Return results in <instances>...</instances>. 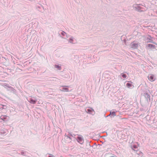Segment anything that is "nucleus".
I'll return each mask as SVG.
<instances>
[{
    "label": "nucleus",
    "instance_id": "f257e3e1",
    "mask_svg": "<svg viewBox=\"0 0 157 157\" xmlns=\"http://www.w3.org/2000/svg\"><path fill=\"white\" fill-rule=\"evenodd\" d=\"M77 140L78 142L81 144H82L84 142V139L81 136L78 137Z\"/></svg>",
    "mask_w": 157,
    "mask_h": 157
},
{
    "label": "nucleus",
    "instance_id": "f03ea898",
    "mask_svg": "<svg viewBox=\"0 0 157 157\" xmlns=\"http://www.w3.org/2000/svg\"><path fill=\"white\" fill-rule=\"evenodd\" d=\"M148 78L149 80L150 81L153 82L155 80V76L153 75H150L148 76Z\"/></svg>",
    "mask_w": 157,
    "mask_h": 157
},
{
    "label": "nucleus",
    "instance_id": "7ed1b4c3",
    "mask_svg": "<svg viewBox=\"0 0 157 157\" xmlns=\"http://www.w3.org/2000/svg\"><path fill=\"white\" fill-rule=\"evenodd\" d=\"M138 44L136 43H133L132 44V47L133 48H137L138 47Z\"/></svg>",
    "mask_w": 157,
    "mask_h": 157
},
{
    "label": "nucleus",
    "instance_id": "20e7f679",
    "mask_svg": "<svg viewBox=\"0 0 157 157\" xmlns=\"http://www.w3.org/2000/svg\"><path fill=\"white\" fill-rule=\"evenodd\" d=\"M7 116L6 115H2L0 117L1 119L3 120V121H6L7 119Z\"/></svg>",
    "mask_w": 157,
    "mask_h": 157
},
{
    "label": "nucleus",
    "instance_id": "39448f33",
    "mask_svg": "<svg viewBox=\"0 0 157 157\" xmlns=\"http://www.w3.org/2000/svg\"><path fill=\"white\" fill-rule=\"evenodd\" d=\"M131 83H127L126 84V86L128 88H131V87H132V86H133V87H134V86L132 84V82H131Z\"/></svg>",
    "mask_w": 157,
    "mask_h": 157
},
{
    "label": "nucleus",
    "instance_id": "423d86ee",
    "mask_svg": "<svg viewBox=\"0 0 157 157\" xmlns=\"http://www.w3.org/2000/svg\"><path fill=\"white\" fill-rule=\"evenodd\" d=\"M36 101V100H34L33 99L31 98L30 101V102L33 104H35Z\"/></svg>",
    "mask_w": 157,
    "mask_h": 157
},
{
    "label": "nucleus",
    "instance_id": "0eeeda50",
    "mask_svg": "<svg viewBox=\"0 0 157 157\" xmlns=\"http://www.w3.org/2000/svg\"><path fill=\"white\" fill-rule=\"evenodd\" d=\"M63 91L68 92L69 91L68 89L66 87L63 88L62 90H61Z\"/></svg>",
    "mask_w": 157,
    "mask_h": 157
},
{
    "label": "nucleus",
    "instance_id": "6e6552de",
    "mask_svg": "<svg viewBox=\"0 0 157 157\" xmlns=\"http://www.w3.org/2000/svg\"><path fill=\"white\" fill-rule=\"evenodd\" d=\"M121 75L123 78H126L127 77V75L124 74H121Z\"/></svg>",
    "mask_w": 157,
    "mask_h": 157
},
{
    "label": "nucleus",
    "instance_id": "1a4fd4ad",
    "mask_svg": "<svg viewBox=\"0 0 157 157\" xmlns=\"http://www.w3.org/2000/svg\"><path fill=\"white\" fill-rule=\"evenodd\" d=\"M55 67L56 68H57L59 70H60L61 69V67L58 65H56Z\"/></svg>",
    "mask_w": 157,
    "mask_h": 157
},
{
    "label": "nucleus",
    "instance_id": "9d476101",
    "mask_svg": "<svg viewBox=\"0 0 157 157\" xmlns=\"http://www.w3.org/2000/svg\"><path fill=\"white\" fill-rule=\"evenodd\" d=\"M110 114L112 115H113V116H116V113L115 112H110Z\"/></svg>",
    "mask_w": 157,
    "mask_h": 157
},
{
    "label": "nucleus",
    "instance_id": "9b49d317",
    "mask_svg": "<svg viewBox=\"0 0 157 157\" xmlns=\"http://www.w3.org/2000/svg\"><path fill=\"white\" fill-rule=\"evenodd\" d=\"M147 46L149 48H152L153 46V45L151 44H147Z\"/></svg>",
    "mask_w": 157,
    "mask_h": 157
},
{
    "label": "nucleus",
    "instance_id": "f8f14e48",
    "mask_svg": "<svg viewBox=\"0 0 157 157\" xmlns=\"http://www.w3.org/2000/svg\"><path fill=\"white\" fill-rule=\"evenodd\" d=\"M2 105V106L3 107H1L2 109H5V108H4V107H6V106L4 105Z\"/></svg>",
    "mask_w": 157,
    "mask_h": 157
},
{
    "label": "nucleus",
    "instance_id": "ddd939ff",
    "mask_svg": "<svg viewBox=\"0 0 157 157\" xmlns=\"http://www.w3.org/2000/svg\"><path fill=\"white\" fill-rule=\"evenodd\" d=\"M133 147L135 148H137V147L136 145H133Z\"/></svg>",
    "mask_w": 157,
    "mask_h": 157
},
{
    "label": "nucleus",
    "instance_id": "4468645a",
    "mask_svg": "<svg viewBox=\"0 0 157 157\" xmlns=\"http://www.w3.org/2000/svg\"><path fill=\"white\" fill-rule=\"evenodd\" d=\"M67 138H69L70 139V138L68 136H67Z\"/></svg>",
    "mask_w": 157,
    "mask_h": 157
},
{
    "label": "nucleus",
    "instance_id": "2eb2a0df",
    "mask_svg": "<svg viewBox=\"0 0 157 157\" xmlns=\"http://www.w3.org/2000/svg\"><path fill=\"white\" fill-rule=\"evenodd\" d=\"M62 35H64V33H62Z\"/></svg>",
    "mask_w": 157,
    "mask_h": 157
},
{
    "label": "nucleus",
    "instance_id": "dca6fc26",
    "mask_svg": "<svg viewBox=\"0 0 157 157\" xmlns=\"http://www.w3.org/2000/svg\"><path fill=\"white\" fill-rule=\"evenodd\" d=\"M62 35H64V33H62Z\"/></svg>",
    "mask_w": 157,
    "mask_h": 157
}]
</instances>
